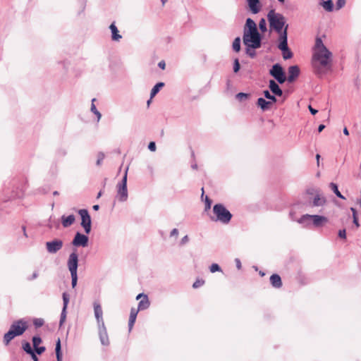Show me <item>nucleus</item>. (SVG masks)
Returning <instances> with one entry per match:
<instances>
[{"instance_id":"1","label":"nucleus","mask_w":361,"mask_h":361,"mask_svg":"<svg viewBox=\"0 0 361 361\" xmlns=\"http://www.w3.org/2000/svg\"><path fill=\"white\" fill-rule=\"evenodd\" d=\"M333 54L324 44L321 38L317 37L313 47L312 65L314 71L319 75H324L331 68Z\"/></svg>"},{"instance_id":"2","label":"nucleus","mask_w":361,"mask_h":361,"mask_svg":"<svg viewBox=\"0 0 361 361\" xmlns=\"http://www.w3.org/2000/svg\"><path fill=\"white\" fill-rule=\"evenodd\" d=\"M243 43L248 48L258 49L261 47V36L259 33L255 22L247 18L244 27Z\"/></svg>"},{"instance_id":"3","label":"nucleus","mask_w":361,"mask_h":361,"mask_svg":"<svg viewBox=\"0 0 361 361\" xmlns=\"http://www.w3.org/2000/svg\"><path fill=\"white\" fill-rule=\"evenodd\" d=\"M267 20L270 30L276 31L279 34V37H281L285 32L288 35V25H286V18L281 13L271 10L267 14Z\"/></svg>"},{"instance_id":"4","label":"nucleus","mask_w":361,"mask_h":361,"mask_svg":"<svg viewBox=\"0 0 361 361\" xmlns=\"http://www.w3.org/2000/svg\"><path fill=\"white\" fill-rule=\"evenodd\" d=\"M213 213L214 216H212L211 219L222 224H228L232 218L231 212L221 204H216L214 206Z\"/></svg>"},{"instance_id":"5","label":"nucleus","mask_w":361,"mask_h":361,"mask_svg":"<svg viewBox=\"0 0 361 361\" xmlns=\"http://www.w3.org/2000/svg\"><path fill=\"white\" fill-rule=\"evenodd\" d=\"M67 267L71 273V285L75 288L78 282V255L76 252H71L68 258Z\"/></svg>"},{"instance_id":"6","label":"nucleus","mask_w":361,"mask_h":361,"mask_svg":"<svg viewBox=\"0 0 361 361\" xmlns=\"http://www.w3.org/2000/svg\"><path fill=\"white\" fill-rule=\"evenodd\" d=\"M128 167L126 168L124 176L120 183L116 185L117 195L116 197L120 202H126L128 200V194L127 189V176Z\"/></svg>"},{"instance_id":"7","label":"nucleus","mask_w":361,"mask_h":361,"mask_svg":"<svg viewBox=\"0 0 361 361\" xmlns=\"http://www.w3.org/2000/svg\"><path fill=\"white\" fill-rule=\"evenodd\" d=\"M278 41V48L282 51L283 58L285 60L291 59L293 57V53L288 47V37L286 32L283 33L281 37H279Z\"/></svg>"},{"instance_id":"8","label":"nucleus","mask_w":361,"mask_h":361,"mask_svg":"<svg viewBox=\"0 0 361 361\" xmlns=\"http://www.w3.org/2000/svg\"><path fill=\"white\" fill-rule=\"evenodd\" d=\"M78 214L81 217V226L85 230L87 234H89L91 231V218L87 209L78 210Z\"/></svg>"},{"instance_id":"9","label":"nucleus","mask_w":361,"mask_h":361,"mask_svg":"<svg viewBox=\"0 0 361 361\" xmlns=\"http://www.w3.org/2000/svg\"><path fill=\"white\" fill-rule=\"evenodd\" d=\"M270 74L281 84L286 81V78L283 68L278 63L272 66L271 69L270 70Z\"/></svg>"},{"instance_id":"10","label":"nucleus","mask_w":361,"mask_h":361,"mask_svg":"<svg viewBox=\"0 0 361 361\" xmlns=\"http://www.w3.org/2000/svg\"><path fill=\"white\" fill-rule=\"evenodd\" d=\"M11 328L17 336H21L27 329V322L23 319H19L14 322Z\"/></svg>"},{"instance_id":"11","label":"nucleus","mask_w":361,"mask_h":361,"mask_svg":"<svg viewBox=\"0 0 361 361\" xmlns=\"http://www.w3.org/2000/svg\"><path fill=\"white\" fill-rule=\"evenodd\" d=\"M63 246V242L60 239H54L46 243V248L49 253L55 254Z\"/></svg>"},{"instance_id":"12","label":"nucleus","mask_w":361,"mask_h":361,"mask_svg":"<svg viewBox=\"0 0 361 361\" xmlns=\"http://www.w3.org/2000/svg\"><path fill=\"white\" fill-rule=\"evenodd\" d=\"M72 244L76 247L81 246L85 247L88 244V237L84 234L78 232L72 241Z\"/></svg>"},{"instance_id":"13","label":"nucleus","mask_w":361,"mask_h":361,"mask_svg":"<svg viewBox=\"0 0 361 361\" xmlns=\"http://www.w3.org/2000/svg\"><path fill=\"white\" fill-rule=\"evenodd\" d=\"M305 218H311L312 224L317 228L323 226L328 222V219L324 216L314 214L307 216Z\"/></svg>"},{"instance_id":"14","label":"nucleus","mask_w":361,"mask_h":361,"mask_svg":"<svg viewBox=\"0 0 361 361\" xmlns=\"http://www.w3.org/2000/svg\"><path fill=\"white\" fill-rule=\"evenodd\" d=\"M93 305H94V316L97 319V325L98 326L104 325V322L103 321V311H102L100 304L97 302H94Z\"/></svg>"},{"instance_id":"15","label":"nucleus","mask_w":361,"mask_h":361,"mask_svg":"<svg viewBox=\"0 0 361 361\" xmlns=\"http://www.w3.org/2000/svg\"><path fill=\"white\" fill-rule=\"evenodd\" d=\"M136 299L140 300L138 303V310H144L149 307V301L147 295L140 293L137 295Z\"/></svg>"},{"instance_id":"16","label":"nucleus","mask_w":361,"mask_h":361,"mask_svg":"<svg viewBox=\"0 0 361 361\" xmlns=\"http://www.w3.org/2000/svg\"><path fill=\"white\" fill-rule=\"evenodd\" d=\"M249 10L253 14L258 13L262 8V5L259 0H246Z\"/></svg>"},{"instance_id":"17","label":"nucleus","mask_w":361,"mask_h":361,"mask_svg":"<svg viewBox=\"0 0 361 361\" xmlns=\"http://www.w3.org/2000/svg\"><path fill=\"white\" fill-rule=\"evenodd\" d=\"M99 329V336L101 343L103 345H108L109 344V341L106 332V329L104 325L98 326Z\"/></svg>"},{"instance_id":"18","label":"nucleus","mask_w":361,"mask_h":361,"mask_svg":"<svg viewBox=\"0 0 361 361\" xmlns=\"http://www.w3.org/2000/svg\"><path fill=\"white\" fill-rule=\"evenodd\" d=\"M300 70L297 66H290L288 68V81L292 82L299 75Z\"/></svg>"},{"instance_id":"19","label":"nucleus","mask_w":361,"mask_h":361,"mask_svg":"<svg viewBox=\"0 0 361 361\" xmlns=\"http://www.w3.org/2000/svg\"><path fill=\"white\" fill-rule=\"evenodd\" d=\"M315 193L316 195L313 200V206L319 207L324 205L326 202V198L320 194L319 190H315Z\"/></svg>"},{"instance_id":"20","label":"nucleus","mask_w":361,"mask_h":361,"mask_svg":"<svg viewBox=\"0 0 361 361\" xmlns=\"http://www.w3.org/2000/svg\"><path fill=\"white\" fill-rule=\"evenodd\" d=\"M269 87L274 94L276 96H281L283 94V91L274 80H269Z\"/></svg>"},{"instance_id":"21","label":"nucleus","mask_w":361,"mask_h":361,"mask_svg":"<svg viewBox=\"0 0 361 361\" xmlns=\"http://www.w3.org/2000/svg\"><path fill=\"white\" fill-rule=\"evenodd\" d=\"M109 29L111 32V39L113 41H119L122 38V36L118 33V30L116 26L115 23H112L110 25Z\"/></svg>"},{"instance_id":"22","label":"nucleus","mask_w":361,"mask_h":361,"mask_svg":"<svg viewBox=\"0 0 361 361\" xmlns=\"http://www.w3.org/2000/svg\"><path fill=\"white\" fill-rule=\"evenodd\" d=\"M75 221V217L73 214H71L68 216H62L61 217V223L64 228L69 227L71 226Z\"/></svg>"},{"instance_id":"23","label":"nucleus","mask_w":361,"mask_h":361,"mask_svg":"<svg viewBox=\"0 0 361 361\" xmlns=\"http://www.w3.org/2000/svg\"><path fill=\"white\" fill-rule=\"evenodd\" d=\"M272 104H273L272 102H271L269 101H267L264 98H262V97H260L257 99V106L259 107H260L261 109L264 111L268 110Z\"/></svg>"},{"instance_id":"24","label":"nucleus","mask_w":361,"mask_h":361,"mask_svg":"<svg viewBox=\"0 0 361 361\" xmlns=\"http://www.w3.org/2000/svg\"><path fill=\"white\" fill-rule=\"evenodd\" d=\"M270 282L274 288H280L282 286L281 279L279 275L274 274L270 277Z\"/></svg>"},{"instance_id":"25","label":"nucleus","mask_w":361,"mask_h":361,"mask_svg":"<svg viewBox=\"0 0 361 361\" xmlns=\"http://www.w3.org/2000/svg\"><path fill=\"white\" fill-rule=\"evenodd\" d=\"M17 335L14 333V331L10 327L9 331L4 334V343L6 345H8L11 340H13Z\"/></svg>"},{"instance_id":"26","label":"nucleus","mask_w":361,"mask_h":361,"mask_svg":"<svg viewBox=\"0 0 361 361\" xmlns=\"http://www.w3.org/2000/svg\"><path fill=\"white\" fill-rule=\"evenodd\" d=\"M307 216H311V214H304L302 215L298 220V222L300 224H302L304 226H310L312 224L311 218H305Z\"/></svg>"},{"instance_id":"27","label":"nucleus","mask_w":361,"mask_h":361,"mask_svg":"<svg viewBox=\"0 0 361 361\" xmlns=\"http://www.w3.org/2000/svg\"><path fill=\"white\" fill-rule=\"evenodd\" d=\"M321 5L323 8L328 12H331L334 10V3L331 0L324 1Z\"/></svg>"},{"instance_id":"28","label":"nucleus","mask_w":361,"mask_h":361,"mask_svg":"<svg viewBox=\"0 0 361 361\" xmlns=\"http://www.w3.org/2000/svg\"><path fill=\"white\" fill-rule=\"evenodd\" d=\"M164 86V83L162 82L157 83L151 90L150 96L152 99L160 90L161 87Z\"/></svg>"},{"instance_id":"29","label":"nucleus","mask_w":361,"mask_h":361,"mask_svg":"<svg viewBox=\"0 0 361 361\" xmlns=\"http://www.w3.org/2000/svg\"><path fill=\"white\" fill-rule=\"evenodd\" d=\"M329 187L330 188L334 191V192L335 193V195L341 198V199H343V200H345V197L340 192V191L338 190V186L336 183H331L329 184Z\"/></svg>"},{"instance_id":"30","label":"nucleus","mask_w":361,"mask_h":361,"mask_svg":"<svg viewBox=\"0 0 361 361\" xmlns=\"http://www.w3.org/2000/svg\"><path fill=\"white\" fill-rule=\"evenodd\" d=\"M55 351H56L57 361H62V354H61V341L59 339L56 342Z\"/></svg>"},{"instance_id":"31","label":"nucleus","mask_w":361,"mask_h":361,"mask_svg":"<svg viewBox=\"0 0 361 361\" xmlns=\"http://www.w3.org/2000/svg\"><path fill=\"white\" fill-rule=\"evenodd\" d=\"M233 49L236 51V52H238L240 49V37H236L233 42Z\"/></svg>"},{"instance_id":"32","label":"nucleus","mask_w":361,"mask_h":361,"mask_svg":"<svg viewBox=\"0 0 361 361\" xmlns=\"http://www.w3.org/2000/svg\"><path fill=\"white\" fill-rule=\"evenodd\" d=\"M350 210L353 214V224L355 225L356 228L360 227V224L358 222L357 216V212L355 208L351 207Z\"/></svg>"},{"instance_id":"33","label":"nucleus","mask_w":361,"mask_h":361,"mask_svg":"<svg viewBox=\"0 0 361 361\" xmlns=\"http://www.w3.org/2000/svg\"><path fill=\"white\" fill-rule=\"evenodd\" d=\"M263 94H264V96L267 99H269V100H270L269 102H272L273 104H274V103H275V102H276V99L275 96H274V95L271 94H270V92H269V91H268V90H264V92H263Z\"/></svg>"},{"instance_id":"34","label":"nucleus","mask_w":361,"mask_h":361,"mask_svg":"<svg viewBox=\"0 0 361 361\" xmlns=\"http://www.w3.org/2000/svg\"><path fill=\"white\" fill-rule=\"evenodd\" d=\"M259 27L262 32H265L267 30V23L264 18H262L259 22Z\"/></svg>"},{"instance_id":"35","label":"nucleus","mask_w":361,"mask_h":361,"mask_svg":"<svg viewBox=\"0 0 361 361\" xmlns=\"http://www.w3.org/2000/svg\"><path fill=\"white\" fill-rule=\"evenodd\" d=\"M249 97H250L249 94L243 93V92L238 93L235 95L236 99H238L240 102L246 100L247 99L249 98Z\"/></svg>"},{"instance_id":"36","label":"nucleus","mask_w":361,"mask_h":361,"mask_svg":"<svg viewBox=\"0 0 361 361\" xmlns=\"http://www.w3.org/2000/svg\"><path fill=\"white\" fill-rule=\"evenodd\" d=\"M33 324L35 326V327L39 328L44 325V320L42 318H35L33 320Z\"/></svg>"},{"instance_id":"37","label":"nucleus","mask_w":361,"mask_h":361,"mask_svg":"<svg viewBox=\"0 0 361 361\" xmlns=\"http://www.w3.org/2000/svg\"><path fill=\"white\" fill-rule=\"evenodd\" d=\"M23 349L28 354L32 353V352H34L28 342L23 343Z\"/></svg>"},{"instance_id":"38","label":"nucleus","mask_w":361,"mask_h":361,"mask_svg":"<svg viewBox=\"0 0 361 361\" xmlns=\"http://www.w3.org/2000/svg\"><path fill=\"white\" fill-rule=\"evenodd\" d=\"M63 308L67 309L68 302H69V295L66 293H63Z\"/></svg>"},{"instance_id":"39","label":"nucleus","mask_w":361,"mask_h":361,"mask_svg":"<svg viewBox=\"0 0 361 361\" xmlns=\"http://www.w3.org/2000/svg\"><path fill=\"white\" fill-rule=\"evenodd\" d=\"M66 318V309L63 308L61 314V319L59 322L60 326H62Z\"/></svg>"},{"instance_id":"40","label":"nucleus","mask_w":361,"mask_h":361,"mask_svg":"<svg viewBox=\"0 0 361 361\" xmlns=\"http://www.w3.org/2000/svg\"><path fill=\"white\" fill-rule=\"evenodd\" d=\"M32 343L34 348H36L42 343V339L39 336H34L32 338Z\"/></svg>"},{"instance_id":"41","label":"nucleus","mask_w":361,"mask_h":361,"mask_svg":"<svg viewBox=\"0 0 361 361\" xmlns=\"http://www.w3.org/2000/svg\"><path fill=\"white\" fill-rule=\"evenodd\" d=\"M209 269H210V271L212 273H214L216 271H221L220 267L217 264H215V263L212 264L210 266Z\"/></svg>"},{"instance_id":"42","label":"nucleus","mask_w":361,"mask_h":361,"mask_svg":"<svg viewBox=\"0 0 361 361\" xmlns=\"http://www.w3.org/2000/svg\"><path fill=\"white\" fill-rule=\"evenodd\" d=\"M136 317H133V316H130V317H129V322H128V327H129V331H131L135 322V320H136Z\"/></svg>"},{"instance_id":"43","label":"nucleus","mask_w":361,"mask_h":361,"mask_svg":"<svg viewBox=\"0 0 361 361\" xmlns=\"http://www.w3.org/2000/svg\"><path fill=\"white\" fill-rule=\"evenodd\" d=\"M345 4V0H337L336 3V9L339 10L343 8Z\"/></svg>"},{"instance_id":"44","label":"nucleus","mask_w":361,"mask_h":361,"mask_svg":"<svg viewBox=\"0 0 361 361\" xmlns=\"http://www.w3.org/2000/svg\"><path fill=\"white\" fill-rule=\"evenodd\" d=\"M239 70H240V63H239L238 59H235L234 60V63H233V71L235 73H237Z\"/></svg>"},{"instance_id":"45","label":"nucleus","mask_w":361,"mask_h":361,"mask_svg":"<svg viewBox=\"0 0 361 361\" xmlns=\"http://www.w3.org/2000/svg\"><path fill=\"white\" fill-rule=\"evenodd\" d=\"M104 159V154L102 152L99 153L97 155V165L99 166L102 164Z\"/></svg>"},{"instance_id":"46","label":"nucleus","mask_w":361,"mask_h":361,"mask_svg":"<svg viewBox=\"0 0 361 361\" xmlns=\"http://www.w3.org/2000/svg\"><path fill=\"white\" fill-rule=\"evenodd\" d=\"M204 283V281L203 280H197L192 285V287L194 288H197L200 286H202Z\"/></svg>"},{"instance_id":"47","label":"nucleus","mask_w":361,"mask_h":361,"mask_svg":"<svg viewBox=\"0 0 361 361\" xmlns=\"http://www.w3.org/2000/svg\"><path fill=\"white\" fill-rule=\"evenodd\" d=\"M212 201L208 198V197H206L205 199V211L209 210L211 208Z\"/></svg>"},{"instance_id":"48","label":"nucleus","mask_w":361,"mask_h":361,"mask_svg":"<svg viewBox=\"0 0 361 361\" xmlns=\"http://www.w3.org/2000/svg\"><path fill=\"white\" fill-rule=\"evenodd\" d=\"M338 237L343 239L346 238V231L345 229H342L338 231Z\"/></svg>"},{"instance_id":"49","label":"nucleus","mask_w":361,"mask_h":361,"mask_svg":"<svg viewBox=\"0 0 361 361\" xmlns=\"http://www.w3.org/2000/svg\"><path fill=\"white\" fill-rule=\"evenodd\" d=\"M38 272L37 271H35L32 274V276H28L27 277V280L28 281H33L35 279H36L37 277H38Z\"/></svg>"},{"instance_id":"50","label":"nucleus","mask_w":361,"mask_h":361,"mask_svg":"<svg viewBox=\"0 0 361 361\" xmlns=\"http://www.w3.org/2000/svg\"><path fill=\"white\" fill-rule=\"evenodd\" d=\"M148 149L154 152L156 150V145L154 142H150L148 145Z\"/></svg>"},{"instance_id":"51","label":"nucleus","mask_w":361,"mask_h":361,"mask_svg":"<svg viewBox=\"0 0 361 361\" xmlns=\"http://www.w3.org/2000/svg\"><path fill=\"white\" fill-rule=\"evenodd\" d=\"M35 350L37 354L40 355L45 350V348L43 346H41V347L37 346V347L35 348Z\"/></svg>"},{"instance_id":"52","label":"nucleus","mask_w":361,"mask_h":361,"mask_svg":"<svg viewBox=\"0 0 361 361\" xmlns=\"http://www.w3.org/2000/svg\"><path fill=\"white\" fill-rule=\"evenodd\" d=\"M315 190H319V189H316V188H308L306 192L308 195H316V193H315Z\"/></svg>"},{"instance_id":"53","label":"nucleus","mask_w":361,"mask_h":361,"mask_svg":"<svg viewBox=\"0 0 361 361\" xmlns=\"http://www.w3.org/2000/svg\"><path fill=\"white\" fill-rule=\"evenodd\" d=\"M138 308L137 309H135V308H132L131 310H130V316H133V317H137V314L138 313Z\"/></svg>"},{"instance_id":"54","label":"nucleus","mask_w":361,"mask_h":361,"mask_svg":"<svg viewBox=\"0 0 361 361\" xmlns=\"http://www.w3.org/2000/svg\"><path fill=\"white\" fill-rule=\"evenodd\" d=\"M95 101V99H93L92 100V105H91V111L92 112H93L94 114L98 110L97 109L95 105L94 104V102Z\"/></svg>"},{"instance_id":"55","label":"nucleus","mask_w":361,"mask_h":361,"mask_svg":"<svg viewBox=\"0 0 361 361\" xmlns=\"http://www.w3.org/2000/svg\"><path fill=\"white\" fill-rule=\"evenodd\" d=\"M158 66H159L161 69H162V70L165 69V67H166L165 61H159V63H158Z\"/></svg>"},{"instance_id":"56","label":"nucleus","mask_w":361,"mask_h":361,"mask_svg":"<svg viewBox=\"0 0 361 361\" xmlns=\"http://www.w3.org/2000/svg\"><path fill=\"white\" fill-rule=\"evenodd\" d=\"M178 235V231L177 228H173L171 232V236H177Z\"/></svg>"},{"instance_id":"57","label":"nucleus","mask_w":361,"mask_h":361,"mask_svg":"<svg viewBox=\"0 0 361 361\" xmlns=\"http://www.w3.org/2000/svg\"><path fill=\"white\" fill-rule=\"evenodd\" d=\"M235 263H236V267L238 269H240L241 268V262L240 261L239 259H235Z\"/></svg>"},{"instance_id":"58","label":"nucleus","mask_w":361,"mask_h":361,"mask_svg":"<svg viewBox=\"0 0 361 361\" xmlns=\"http://www.w3.org/2000/svg\"><path fill=\"white\" fill-rule=\"evenodd\" d=\"M309 109H310V111L311 112V114L313 115H314L317 113V110L313 109L311 106H309Z\"/></svg>"},{"instance_id":"59","label":"nucleus","mask_w":361,"mask_h":361,"mask_svg":"<svg viewBox=\"0 0 361 361\" xmlns=\"http://www.w3.org/2000/svg\"><path fill=\"white\" fill-rule=\"evenodd\" d=\"M188 241V235H185V236L182 238V240H181V243H182V244H185V243H186Z\"/></svg>"},{"instance_id":"60","label":"nucleus","mask_w":361,"mask_h":361,"mask_svg":"<svg viewBox=\"0 0 361 361\" xmlns=\"http://www.w3.org/2000/svg\"><path fill=\"white\" fill-rule=\"evenodd\" d=\"M32 357V359L33 360V361H37L38 359H37V357L36 356V355L35 354L34 352H32V353H30V354Z\"/></svg>"},{"instance_id":"61","label":"nucleus","mask_w":361,"mask_h":361,"mask_svg":"<svg viewBox=\"0 0 361 361\" xmlns=\"http://www.w3.org/2000/svg\"><path fill=\"white\" fill-rule=\"evenodd\" d=\"M324 128H325L324 125H323V124L319 125L318 127V131L319 133L322 132L324 129Z\"/></svg>"},{"instance_id":"62","label":"nucleus","mask_w":361,"mask_h":361,"mask_svg":"<svg viewBox=\"0 0 361 361\" xmlns=\"http://www.w3.org/2000/svg\"><path fill=\"white\" fill-rule=\"evenodd\" d=\"M22 230H23V235L25 237V238H27V233H26V228H25V226H22Z\"/></svg>"},{"instance_id":"63","label":"nucleus","mask_w":361,"mask_h":361,"mask_svg":"<svg viewBox=\"0 0 361 361\" xmlns=\"http://www.w3.org/2000/svg\"><path fill=\"white\" fill-rule=\"evenodd\" d=\"M94 114L97 116V119H98V121H99V120L101 118V116H102L101 114L99 113V111H96V112L94 113Z\"/></svg>"},{"instance_id":"64","label":"nucleus","mask_w":361,"mask_h":361,"mask_svg":"<svg viewBox=\"0 0 361 361\" xmlns=\"http://www.w3.org/2000/svg\"><path fill=\"white\" fill-rule=\"evenodd\" d=\"M343 133L345 135H349V132H348V130L347 129V128H345L343 129Z\"/></svg>"}]
</instances>
